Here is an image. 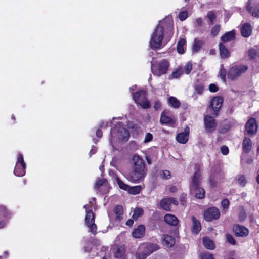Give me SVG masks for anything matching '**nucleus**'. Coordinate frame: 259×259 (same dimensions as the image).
<instances>
[{"mask_svg":"<svg viewBox=\"0 0 259 259\" xmlns=\"http://www.w3.org/2000/svg\"><path fill=\"white\" fill-rule=\"evenodd\" d=\"M174 34V28L170 27L168 30V35L164 38V28L163 23L161 22L156 26L151 35L149 46L152 49H159L171 38Z\"/></svg>","mask_w":259,"mask_h":259,"instance_id":"nucleus-1","label":"nucleus"},{"mask_svg":"<svg viewBox=\"0 0 259 259\" xmlns=\"http://www.w3.org/2000/svg\"><path fill=\"white\" fill-rule=\"evenodd\" d=\"M111 135L113 138H116L122 141H127L130 137L128 131L120 123L116 125L111 130Z\"/></svg>","mask_w":259,"mask_h":259,"instance_id":"nucleus-2","label":"nucleus"},{"mask_svg":"<svg viewBox=\"0 0 259 259\" xmlns=\"http://www.w3.org/2000/svg\"><path fill=\"white\" fill-rule=\"evenodd\" d=\"M157 245L147 244L140 246L138 248L139 252L136 255V259H145L148 255L157 250Z\"/></svg>","mask_w":259,"mask_h":259,"instance_id":"nucleus-3","label":"nucleus"},{"mask_svg":"<svg viewBox=\"0 0 259 259\" xmlns=\"http://www.w3.org/2000/svg\"><path fill=\"white\" fill-rule=\"evenodd\" d=\"M169 67V62L166 60H162L155 64H152L151 69L154 75L160 76L167 72Z\"/></svg>","mask_w":259,"mask_h":259,"instance_id":"nucleus-4","label":"nucleus"},{"mask_svg":"<svg viewBox=\"0 0 259 259\" xmlns=\"http://www.w3.org/2000/svg\"><path fill=\"white\" fill-rule=\"evenodd\" d=\"M247 69V66L244 65L233 66L228 70V77L231 80H235L246 72Z\"/></svg>","mask_w":259,"mask_h":259,"instance_id":"nucleus-5","label":"nucleus"},{"mask_svg":"<svg viewBox=\"0 0 259 259\" xmlns=\"http://www.w3.org/2000/svg\"><path fill=\"white\" fill-rule=\"evenodd\" d=\"M135 102L142 108L148 109L150 107V103L146 97V92L141 90L133 94Z\"/></svg>","mask_w":259,"mask_h":259,"instance_id":"nucleus-6","label":"nucleus"},{"mask_svg":"<svg viewBox=\"0 0 259 259\" xmlns=\"http://www.w3.org/2000/svg\"><path fill=\"white\" fill-rule=\"evenodd\" d=\"M84 208L86 209L85 222L87 226L90 228V231L93 234H96L97 232V226L95 224V217L92 211L88 210L89 205H85Z\"/></svg>","mask_w":259,"mask_h":259,"instance_id":"nucleus-7","label":"nucleus"},{"mask_svg":"<svg viewBox=\"0 0 259 259\" xmlns=\"http://www.w3.org/2000/svg\"><path fill=\"white\" fill-rule=\"evenodd\" d=\"M25 166L23 156L22 154H19L18 156L17 161L14 171V174L16 176L19 177L24 176L25 173Z\"/></svg>","mask_w":259,"mask_h":259,"instance_id":"nucleus-8","label":"nucleus"},{"mask_svg":"<svg viewBox=\"0 0 259 259\" xmlns=\"http://www.w3.org/2000/svg\"><path fill=\"white\" fill-rule=\"evenodd\" d=\"M145 175V170L133 169L132 171L127 175L126 178L131 182L137 183L141 180Z\"/></svg>","mask_w":259,"mask_h":259,"instance_id":"nucleus-9","label":"nucleus"},{"mask_svg":"<svg viewBox=\"0 0 259 259\" xmlns=\"http://www.w3.org/2000/svg\"><path fill=\"white\" fill-rule=\"evenodd\" d=\"M220 213L218 209L215 207H211L204 211L203 215L207 221H212L213 220L218 219Z\"/></svg>","mask_w":259,"mask_h":259,"instance_id":"nucleus-10","label":"nucleus"},{"mask_svg":"<svg viewBox=\"0 0 259 259\" xmlns=\"http://www.w3.org/2000/svg\"><path fill=\"white\" fill-rule=\"evenodd\" d=\"M132 168L145 170V163L143 160L139 155L135 154L133 155L132 160Z\"/></svg>","mask_w":259,"mask_h":259,"instance_id":"nucleus-11","label":"nucleus"},{"mask_svg":"<svg viewBox=\"0 0 259 259\" xmlns=\"http://www.w3.org/2000/svg\"><path fill=\"white\" fill-rule=\"evenodd\" d=\"M204 124L206 131L208 132H213L217 127L215 119L209 115L204 117Z\"/></svg>","mask_w":259,"mask_h":259,"instance_id":"nucleus-12","label":"nucleus"},{"mask_svg":"<svg viewBox=\"0 0 259 259\" xmlns=\"http://www.w3.org/2000/svg\"><path fill=\"white\" fill-rule=\"evenodd\" d=\"M222 102L223 99L219 97H214L212 99L211 101V106L214 111V113L212 114L214 117H217L218 116V113L217 112L221 107Z\"/></svg>","mask_w":259,"mask_h":259,"instance_id":"nucleus-13","label":"nucleus"},{"mask_svg":"<svg viewBox=\"0 0 259 259\" xmlns=\"http://www.w3.org/2000/svg\"><path fill=\"white\" fill-rule=\"evenodd\" d=\"M257 129V125L254 118H251L249 119L246 124L245 130L248 134H254Z\"/></svg>","mask_w":259,"mask_h":259,"instance_id":"nucleus-14","label":"nucleus"},{"mask_svg":"<svg viewBox=\"0 0 259 259\" xmlns=\"http://www.w3.org/2000/svg\"><path fill=\"white\" fill-rule=\"evenodd\" d=\"M189 128L186 126L183 132L179 133L176 136V140L178 142L181 144H185L189 139Z\"/></svg>","mask_w":259,"mask_h":259,"instance_id":"nucleus-15","label":"nucleus"},{"mask_svg":"<svg viewBox=\"0 0 259 259\" xmlns=\"http://www.w3.org/2000/svg\"><path fill=\"white\" fill-rule=\"evenodd\" d=\"M171 204L177 205L178 202L172 198H165L160 201V206L161 208L167 211L170 210Z\"/></svg>","mask_w":259,"mask_h":259,"instance_id":"nucleus-16","label":"nucleus"},{"mask_svg":"<svg viewBox=\"0 0 259 259\" xmlns=\"http://www.w3.org/2000/svg\"><path fill=\"white\" fill-rule=\"evenodd\" d=\"M233 230L235 232V235L239 237L246 236L249 234V231L247 228L238 225H235L234 227Z\"/></svg>","mask_w":259,"mask_h":259,"instance_id":"nucleus-17","label":"nucleus"},{"mask_svg":"<svg viewBox=\"0 0 259 259\" xmlns=\"http://www.w3.org/2000/svg\"><path fill=\"white\" fill-rule=\"evenodd\" d=\"M145 232V228L142 225H139L132 232V235L134 238H139L142 237Z\"/></svg>","mask_w":259,"mask_h":259,"instance_id":"nucleus-18","label":"nucleus"},{"mask_svg":"<svg viewBox=\"0 0 259 259\" xmlns=\"http://www.w3.org/2000/svg\"><path fill=\"white\" fill-rule=\"evenodd\" d=\"M168 112L166 111L162 112L161 114L160 122L162 124H174L175 120L171 116L167 115Z\"/></svg>","mask_w":259,"mask_h":259,"instance_id":"nucleus-19","label":"nucleus"},{"mask_svg":"<svg viewBox=\"0 0 259 259\" xmlns=\"http://www.w3.org/2000/svg\"><path fill=\"white\" fill-rule=\"evenodd\" d=\"M191 191L193 193L196 198L203 199L205 197V192L204 190L199 186H196V188H191Z\"/></svg>","mask_w":259,"mask_h":259,"instance_id":"nucleus-20","label":"nucleus"},{"mask_svg":"<svg viewBox=\"0 0 259 259\" xmlns=\"http://www.w3.org/2000/svg\"><path fill=\"white\" fill-rule=\"evenodd\" d=\"M162 243L166 247H171L175 244V240L171 236L164 235L162 237Z\"/></svg>","mask_w":259,"mask_h":259,"instance_id":"nucleus-21","label":"nucleus"},{"mask_svg":"<svg viewBox=\"0 0 259 259\" xmlns=\"http://www.w3.org/2000/svg\"><path fill=\"white\" fill-rule=\"evenodd\" d=\"M165 222L171 226H176L179 223V220L174 215L167 214L164 216Z\"/></svg>","mask_w":259,"mask_h":259,"instance_id":"nucleus-22","label":"nucleus"},{"mask_svg":"<svg viewBox=\"0 0 259 259\" xmlns=\"http://www.w3.org/2000/svg\"><path fill=\"white\" fill-rule=\"evenodd\" d=\"M192 221V232L194 234H198L201 229V224L194 216L191 218Z\"/></svg>","mask_w":259,"mask_h":259,"instance_id":"nucleus-23","label":"nucleus"},{"mask_svg":"<svg viewBox=\"0 0 259 259\" xmlns=\"http://www.w3.org/2000/svg\"><path fill=\"white\" fill-rule=\"evenodd\" d=\"M241 35L244 37H249L252 32V28L250 24L248 23L244 24L241 29Z\"/></svg>","mask_w":259,"mask_h":259,"instance_id":"nucleus-24","label":"nucleus"},{"mask_svg":"<svg viewBox=\"0 0 259 259\" xmlns=\"http://www.w3.org/2000/svg\"><path fill=\"white\" fill-rule=\"evenodd\" d=\"M200 177V171L197 170L192 177L191 188H196V186H199L201 180Z\"/></svg>","mask_w":259,"mask_h":259,"instance_id":"nucleus-25","label":"nucleus"},{"mask_svg":"<svg viewBox=\"0 0 259 259\" xmlns=\"http://www.w3.org/2000/svg\"><path fill=\"white\" fill-rule=\"evenodd\" d=\"M186 41L185 38H181L179 39L177 47L178 52L180 54H183L185 51Z\"/></svg>","mask_w":259,"mask_h":259,"instance_id":"nucleus-26","label":"nucleus"},{"mask_svg":"<svg viewBox=\"0 0 259 259\" xmlns=\"http://www.w3.org/2000/svg\"><path fill=\"white\" fill-rule=\"evenodd\" d=\"M235 34L234 30L228 32L221 37V40L224 42H229L235 38Z\"/></svg>","mask_w":259,"mask_h":259,"instance_id":"nucleus-27","label":"nucleus"},{"mask_svg":"<svg viewBox=\"0 0 259 259\" xmlns=\"http://www.w3.org/2000/svg\"><path fill=\"white\" fill-rule=\"evenodd\" d=\"M114 256L116 258L124 259L125 248L123 246H120L115 249Z\"/></svg>","mask_w":259,"mask_h":259,"instance_id":"nucleus-28","label":"nucleus"},{"mask_svg":"<svg viewBox=\"0 0 259 259\" xmlns=\"http://www.w3.org/2000/svg\"><path fill=\"white\" fill-rule=\"evenodd\" d=\"M220 55L222 58H227L230 56V52L226 48L225 45L222 44L219 45Z\"/></svg>","mask_w":259,"mask_h":259,"instance_id":"nucleus-29","label":"nucleus"},{"mask_svg":"<svg viewBox=\"0 0 259 259\" xmlns=\"http://www.w3.org/2000/svg\"><path fill=\"white\" fill-rule=\"evenodd\" d=\"M168 103L170 106L174 108H178L180 107L181 103L176 97L170 96L168 98Z\"/></svg>","mask_w":259,"mask_h":259,"instance_id":"nucleus-30","label":"nucleus"},{"mask_svg":"<svg viewBox=\"0 0 259 259\" xmlns=\"http://www.w3.org/2000/svg\"><path fill=\"white\" fill-rule=\"evenodd\" d=\"M243 149L245 153H248L252 148V142L250 139L245 138L243 141Z\"/></svg>","mask_w":259,"mask_h":259,"instance_id":"nucleus-31","label":"nucleus"},{"mask_svg":"<svg viewBox=\"0 0 259 259\" xmlns=\"http://www.w3.org/2000/svg\"><path fill=\"white\" fill-rule=\"evenodd\" d=\"M246 9L247 11L250 12L253 16L259 17V5L253 8V10L252 11L250 1H248L246 6Z\"/></svg>","mask_w":259,"mask_h":259,"instance_id":"nucleus-32","label":"nucleus"},{"mask_svg":"<svg viewBox=\"0 0 259 259\" xmlns=\"http://www.w3.org/2000/svg\"><path fill=\"white\" fill-rule=\"evenodd\" d=\"M203 243L205 247L208 249L212 250L215 248L214 242L207 237L203 239Z\"/></svg>","mask_w":259,"mask_h":259,"instance_id":"nucleus-33","label":"nucleus"},{"mask_svg":"<svg viewBox=\"0 0 259 259\" xmlns=\"http://www.w3.org/2000/svg\"><path fill=\"white\" fill-rule=\"evenodd\" d=\"M114 212L116 215V219L118 220H120L122 219L123 209L122 206H116L114 209Z\"/></svg>","mask_w":259,"mask_h":259,"instance_id":"nucleus-34","label":"nucleus"},{"mask_svg":"<svg viewBox=\"0 0 259 259\" xmlns=\"http://www.w3.org/2000/svg\"><path fill=\"white\" fill-rule=\"evenodd\" d=\"M141 190V187L140 186H136L133 187H130L127 190L129 193L135 195L139 193Z\"/></svg>","mask_w":259,"mask_h":259,"instance_id":"nucleus-35","label":"nucleus"},{"mask_svg":"<svg viewBox=\"0 0 259 259\" xmlns=\"http://www.w3.org/2000/svg\"><path fill=\"white\" fill-rule=\"evenodd\" d=\"M202 41L198 39H195L193 45V52H198L202 47Z\"/></svg>","mask_w":259,"mask_h":259,"instance_id":"nucleus-36","label":"nucleus"},{"mask_svg":"<svg viewBox=\"0 0 259 259\" xmlns=\"http://www.w3.org/2000/svg\"><path fill=\"white\" fill-rule=\"evenodd\" d=\"M143 213V210L141 208H136L134 210L132 218L136 220L138 218L141 216Z\"/></svg>","mask_w":259,"mask_h":259,"instance_id":"nucleus-37","label":"nucleus"},{"mask_svg":"<svg viewBox=\"0 0 259 259\" xmlns=\"http://www.w3.org/2000/svg\"><path fill=\"white\" fill-rule=\"evenodd\" d=\"M116 182L120 189L123 190L127 191L129 186L127 184H125L123 182H122L120 179L118 178H116Z\"/></svg>","mask_w":259,"mask_h":259,"instance_id":"nucleus-38","label":"nucleus"},{"mask_svg":"<svg viewBox=\"0 0 259 259\" xmlns=\"http://www.w3.org/2000/svg\"><path fill=\"white\" fill-rule=\"evenodd\" d=\"M257 51L253 48H251L248 51V54L251 59L255 58L258 55Z\"/></svg>","mask_w":259,"mask_h":259,"instance_id":"nucleus-39","label":"nucleus"},{"mask_svg":"<svg viewBox=\"0 0 259 259\" xmlns=\"http://www.w3.org/2000/svg\"><path fill=\"white\" fill-rule=\"evenodd\" d=\"M182 74V70L181 68H178L175 71L171 74V78H177Z\"/></svg>","mask_w":259,"mask_h":259,"instance_id":"nucleus-40","label":"nucleus"},{"mask_svg":"<svg viewBox=\"0 0 259 259\" xmlns=\"http://www.w3.org/2000/svg\"><path fill=\"white\" fill-rule=\"evenodd\" d=\"M160 176L164 179H168L171 177L170 172L168 170H163L160 172Z\"/></svg>","mask_w":259,"mask_h":259,"instance_id":"nucleus-41","label":"nucleus"},{"mask_svg":"<svg viewBox=\"0 0 259 259\" xmlns=\"http://www.w3.org/2000/svg\"><path fill=\"white\" fill-rule=\"evenodd\" d=\"M219 75L220 77L222 79V80L224 81H225L226 71V70L224 68L223 65L221 66V68L219 71Z\"/></svg>","mask_w":259,"mask_h":259,"instance_id":"nucleus-42","label":"nucleus"},{"mask_svg":"<svg viewBox=\"0 0 259 259\" xmlns=\"http://www.w3.org/2000/svg\"><path fill=\"white\" fill-rule=\"evenodd\" d=\"M220 30V26L219 25H215L211 30V34L212 36H215L218 35Z\"/></svg>","mask_w":259,"mask_h":259,"instance_id":"nucleus-43","label":"nucleus"},{"mask_svg":"<svg viewBox=\"0 0 259 259\" xmlns=\"http://www.w3.org/2000/svg\"><path fill=\"white\" fill-rule=\"evenodd\" d=\"M200 259H214L211 254L207 252L202 253L200 255Z\"/></svg>","mask_w":259,"mask_h":259,"instance_id":"nucleus-44","label":"nucleus"},{"mask_svg":"<svg viewBox=\"0 0 259 259\" xmlns=\"http://www.w3.org/2000/svg\"><path fill=\"white\" fill-rule=\"evenodd\" d=\"M238 183L242 186H244L246 184L245 177L243 175L238 176L237 178Z\"/></svg>","mask_w":259,"mask_h":259,"instance_id":"nucleus-45","label":"nucleus"},{"mask_svg":"<svg viewBox=\"0 0 259 259\" xmlns=\"http://www.w3.org/2000/svg\"><path fill=\"white\" fill-rule=\"evenodd\" d=\"M208 18L210 20V23L212 24L214 23L215 19V15L212 11H209L207 15Z\"/></svg>","mask_w":259,"mask_h":259,"instance_id":"nucleus-46","label":"nucleus"},{"mask_svg":"<svg viewBox=\"0 0 259 259\" xmlns=\"http://www.w3.org/2000/svg\"><path fill=\"white\" fill-rule=\"evenodd\" d=\"M192 69V64L191 62H188L185 66L184 70L186 74H188Z\"/></svg>","mask_w":259,"mask_h":259,"instance_id":"nucleus-47","label":"nucleus"},{"mask_svg":"<svg viewBox=\"0 0 259 259\" xmlns=\"http://www.w3.org/2000/svg\"><path fill=\"white\" fill-rule=\"evenodd\" d=\"M188 17V13L187 11L181 12L179 14V18L181 21L185 20Z\"/></svg>","mask_w":259,"mask_h":259,"instance_id":"nucleus-48","label":"nucleus"},{"mask_svg":"<svg viewBox=\"0 0 259 259\" xmlns=\"http://www.w3.org/2000/svg\"><path fill=\"white\" fill-rule=\"evenodd\" d=\"M153 136L151 133H147L145 137L144 142L147 143L151 141L152 140Z\"/></svg>","mask_w":259,"mask_h":259,"instance_id":"nucleus-49","label":"nucleus"},{"mask_svg":"<svg viewBox=\"0 0 259 259\" xmlns=\"http://www.w3.org/2000/svg\"><path fill=\"white\" fill-rule=\"evenodd\" d=\"M226 238H227V241L229 243H230L231 244L234 245L235 244V240L234 239L233 237L231 235L227 234Z\"/></svg>","mask_w":259,"mask_h":259,"instance_id":"nucleus-50","label":"nucleus"},{"mask_svg":"<svg viewBox=\"0 0 259 259\" xmlns=\"http://www.w3.org/2000/svg\"><path fill=\"white\" fill-rule=\"evenodd\" d=\"M221 151L223 155H226L229 152V149L227 146H223L221 148Z\"/></svg>","mask_w":259,"mask_h":259,"instance_id":"nucleus-51","label":"nucleus"},{"mask_svg":"<svg viewBox=\"0 0 259 259\" xmlns=\"http://www.w3.org/2000/svg\"><path fill=\"white\" fill-rule=\"evenodd\" d=\"M222 206L223 208H227L229 205V201L227 199H224L222 201Z\"/></svg>","mask_w":259,"mask_h":259,"instance_id":"nucleus-52","label":"nucleus"},{"mask_svg":"<svg viewBox=\"0 0 259 259\" xmlns=\"http://www.w3.org/2000/svg\"><path fill=\"white\" fill-rule=\"evenodd\" d=\"M104 183V181L102 179L98 180L95 184V187L96 188H99L100 186H102Z\"/></svg>","mask_w":259,"mask_h":259,"instance_id":"nucleus-53","label":"nucleus"},{"mask_svg":"<svg viewBox=\"0 0 259 259\" xmlns=\"http://www.w3.org/2000/svg\"><path fill=\"white\" fill-rule=\"evenodd\" d=\"M209 90L211 92H215L218 91V88L214 84H211L209 87Z\"/></svg>","mask_w":259,"mask_h":259,"instance_id":"nucleus-54","label":"nucleus"},{"mask_svg":"<svg viewBox=\"0 0 259 259\" xmlns=\"http://www.w3.org/2000/svg\"><path fill=\"white\" fill-rule=\"evenodd\" d=\"M196 91L199 94L202 93L203 91V87L202 85H199L195 88Z\"/></svg>","mask_w":259,"mask_h":259,"instance_id":"nucleus-55","label":"nucleus"},{"mask_svg":"<svg viewBox=\"0 0 259 259\" xmlns=\"http://www.w3.org/2000/svg\"><path fill=\"white\" fill-rule=\"evenodd\" d=\"M161 107V103L159 101H156L154 104V108L155 109L157 110Z\"/></svg>","mask_w":259,"mask_h":259,"instance_id":"nucleus-56","label":"nucleus"},{"mask_svg":"<svg viewBox=\"0 0 259 259\" xmlns=\"http://www.w3.org/2000/svg\"><path fill=\"white\" fill-rule=\"evenodd\" d=\"M5 211V208L3 206H0V212H3ZM5 225V223L4 222H0V228L3 227Z\"/></svg>","mask_w":259,"mask_h":259,"instance_id":"nucleus-57","label":"nucleus"},{"mask_svg":"<svg viewBox=\"0 0 259 259\" xmlns=\"http://www.w3.org/2000/svg\"><path fill=\"white\" fill-rule=\"evenodd\" d=\"M196 23L197 26H201L202 24V20L201 18H198L196 20Z\"/></svg>","mask_w":259,"mask_h":259,"instance_id":"nucleus-58","label":"nucleus"},{"mask_svg":"<svg viewBox=\"0 0 259 259\" xmlns=\"http://www.w3.org/2000/svg\"><path fill=\"white\" fill-rule=\"evenodd\" d=\"M96 135L98 137L101 138L102 136V132L101 130H98L96 131Z\"/></svg>","mask_w":259,"mask_h":259,"instance_id":"nucleus-59","label":"nucleus"},{"mask_svg":"<svg viewBox=\"0 0 259 259\" xmlns=\"http://www.w3.org/2000/svg\"><path fill=\"white\" fill-rule=\"evenodd\" d=\"M134 223V221L132 219H129L126 223V224L129 226H132Z\"/></svg>","mask_w":259,"mask_h":259,"instance_id":"nucleus-60","label":"nucleus"},{"mask_svg":"<svg viewBox=\"0 0 259 259\" xmlns=\"http://www.w3.org/2000/svg\"><path fill=\"white\" fill-rule=\"evenodd\" d=\"M176 190H177V188L175 186H172L169 188V191L171 192H175L176 191Z\"/></svg>","mask_w":259,"mask_h":259,"instance_id":"nucleus-61","label":"nucleus"},{"mask_svg":"<svg viewBox=\"0 0 259 259\" xmlns=\"http://www.w3.org/2000/svg\"><path fill=\"white\" fill-rule=\"evenodd\" d=\"M257 181L258 183H259V170L258 171V172H257Z\"/></svg>","mask_w":259,"mask_h":259,"instance_id":"nucleus-62","label":"nucleus"},{"mask_svg":"<svg viewBox=\"0 0 259 259\" xmlns=\"http://www.w3.org/2000/svg\"><path fill=\"white\" fill-rule=\"evenodd\" d=\"M220 132L221 133H225L226 132V130H221Z\"/></svg>","mask_w":259,"mask_h":259,"instance_id":"nucleus-63","label":"nucleus"},{"mask_svg":"<svg viewBox=\"0 0 259 259\" xmlns=\"http://www.w3.org/2000/svg\"><path fill=\"white\" fill-rule=\"evenodd\" d=\"M228 259H235V258L233 257H229Z\"/></svg>","mask_w":259,"mask_h":259,"instance_id":"nucleus-64","label":"nucleus"}]
</instances>
